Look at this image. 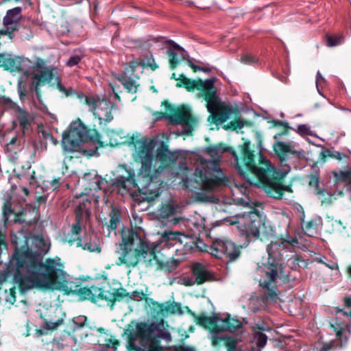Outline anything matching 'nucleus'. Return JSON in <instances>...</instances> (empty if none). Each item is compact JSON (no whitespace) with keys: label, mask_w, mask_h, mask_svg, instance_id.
<instances>
[{"label":"nucleus","mask_w":351,"mask_h":351,"mask_svg":"<svg viewBox=\"0 0 351 351\" xmlns=\"http://www.w3.org/2000/svg\"><path fill=\"white\" fill-rule=\"evenodd\" d=\"M50 245L43 237L26 239L25 245L16 243L15 251L7 267L0 271V285L13 276L23 292L34 289H54L65 280L60 259L47 258Z\"/></svg>","instance_id":"obj_1"},{"label":"nucleus","mask_w":351,"mask_h":351,"mask_svg":"<svg viewBox=\"0 0 351 351\" xmlns=\"http://www.w3.org/2000/svg\"><path fill=\"white\" fill-rule=\"evenodd\" d=\"M280 134L274 136L276 140L273 148L280 160V167H276L263 155L259 152L258 160L260 166L255 162L256 156L250 150V142L246 141L241 146L243 161L247 169L254 173L263 183L267 184V193L275 199H282L285 192L292 193L290 186H285L277 182L271 181L272 178H282L293 167L295 169L300 167V161L305 158V152L302 149H296L293 142L278 141Z\"/></svg>","instance_id":"obj_2"},{"label":"nucleus","mask_w":351,"mask_h":351,"mask_svg":"<svg viewBox=\"0 0 351 351\" xmlns=\"http://www.w3.org/2000/svg\"><path fill=\"white\" fill-rule=\"evenodd\" d=\"M156 145L154 139L143 138L138 147L137 154L141 167L136 175V186L139 192V199L148 202L154 200L160 193L163 181L160 176L163 173V166L152 169L154 150Z\"/></svg>","instance_id":"obj_3"},{"label":"nucleus","mask_w":351,"mask_h":351,"mask_svg":"<svg viewBox=\"0 0 351 351\" xmlns=\"http://www.w3.org/2000/svg\"><path fill=\"white\" fill-rule=\"evenodd\" d=\"M298 243L296 237H288L287 239L272 241L267 245L268 261L264 268L265 274L259 280L266 300L277 301V280L283 275L282 258L285 254Z\"/></svg>","instance_id":"obj_4"},{"label":"nucleus","mask_w":351,"mask_h":351,"mask_svg":"<svg viewBox=\"0 0 351 351\" xmlns=\"http://www.w3.org/2000/svg\"><path fill=\"white\" fill-rule=\"evenodd\" d=\"M156 246H151L139 234L130 228L121 230V242L119 244L116 253L117 265H124L128 267L136 266L141 261L149 262L156 258Z\"/></svg>","instance_id":"obj_5"},{"label":"nucleus","mask_w":351,"mask_h":351,"mask_svg":"<svg viewBox=\"0 0 351 351\" xmlns=\"http://www.w3.org/2000/svg\"><path fill=\"white\" fill-rule=\"evenodd\" d=\"M155 332H157L158 338L162 339L167 342L171 341L170 332L162 329L160 324H147L140 322L128 335V350L130 351H167L165 347L160 346L157 339L152 337Z\"/></svg>","instance_id":"obj_6"},{"label":"nucleus","mask_w":351,"mask_h":351,"mask_svg":"<svg viewBox=\"0 0 351 351\" xmlns=\"http://www.w3.org/2000/svg\"><path fill=\"white\" fill-rule=\"evenodd\" d=\"M219 160L213 159L206 162L205 167L196 169L193 178L183 179L186 188L211 191L216 186L222 184L225 177L219 166Z\"/></svg>","instance_id":"obj_7"},{"label":"nucleus","mask_w":351,"mask_h":351,"mask_svg":"<svg viewBox=\"0 0 351 351\" xmlns=\"http://www.w3.org/2000/svg\"><path fill=\"white\" fill-rule=\"evenodd\" d=\"M88 201H80L75 206L74 212L75 214V222L71 226V237L69 234L65 240L69 243H72L77 241V246L81 247L84 250L89 252H100L99 239L96 236L85 235L80 237L79 234L82 230V224L85 218L89 217L90 212L89 210Z\"/></svg>","instance_id":"obj_8"},{"label":"nucleus","mask_w":351,"mask_h":351,"mask_svg":"<svg viewBox=\"0 0 351 351\" xmlns=\"http://www.w3.org/2000/svg\"><path fill=\"white\" fill-rule=\"evenodd\" d=\"M199 88L204 90L206 108L211 114L215 123L222 124L226 122L233 113L230 106L221 102L215 87V79H207L204 82L199 81Z\"/></svg>","instance_id":"obj_9"},{"label":"nucleus","mask_w":351,"mask_h":351,"mask_svg":"<svg viewBox=\"0 0 351 351\" xmlns=\"http://www.w3.org/2000/svg\"><path fill=\"white\" fill-rule=\"evenodd\" d=\"M149 67L155 71L158 66L152 55L147 56L145 58H134L124 65V71L119 80L130 93H136L138 84L136 80L139 74L142 73L144 68Z\"/></svg>","instance_id":"obj_10"},{"label":"nucleus","mask_w":351,"mask_h":351,"mask_svg":"<svg viewBox=\"0 0 351 351\" xmlns=\"http://www.w3.org/2000/svg\"><path fill=\"white\" fill-rule=\"evenodd\" d=\"M239 234L249 243L258 239L261 230L264 227V219L260 211L254 208L248 213H244L238 221Z\"/></svg>","instance_id":"obj_11"},{"label":"nucleus","mask_w":351,"mask_h":351,"mask_svg":"<svg viewBox=\"0 0 351 351\" xmlns=\"http://www.w3.org/2000/svg\"><path fill=\"white\" fill-rule=\"evenodd\" d=\"M338 315L342 314L347 318L346 321L341 322L340 317H337L331 324V326L336 332V339L325 343L320 348L319 351H330L335 348H344L351 335V309L345 311L339 309L337 311Z\"/></svg>","instance_id":"obj_12"},{"label":"nucleus","mask_w":351,"mask_h":351,"mask_svg":"<svg viewBox=\"0 0 351 351\" xmlns=\"http://www.w3.org/2000/svg\"><path fill=\"white\" fill-rule=\"evenodd\" d=\"M53 78H56L57 88L65 96H71L75 93V91L71 88L64 86L58 76V72L54 67H44L42 69H38L30 75L29 88L35 91L37 97L39 99L40 93L39 86L49 83Z\"/></svg>","instance_id":"obj_13"},{"label":"nucleus","mask_w":351,"mask_h":351,"mask_svg":"<svg viewBox=\"0 0 351 351\" xmlns=\"http://www.w3.org/2000/svg\"><path fill=\"white\" fill-rule=\"evenodd\" d=\"M91 140L89 130L80 120L73 121L62 134V145L64 150L77 152L83 143Z\"/></svg>","instance_id":"obj_14"},{"label":"nucleus","mask_w":351,"mask_h":351,"mask_svg":"<svg viewBox=\"0 0 351 351\" xmlns=\"http://www.w3.org/2000/svg\"><path fill=\"white\" fill-rule=\"evenodd\" d=\"M85 104L89 110L99 120V123L105 125L113 120L112 110L115 105L106 98L97 95L85 96Z\"/></svg>","instance_id":"obj_15"},{"label":"nucleus","mask_w":351,"mask_h":351,"mask_svg":"<svg viewBox=\"0 0 351 351\" xmlns=\"http://www.w3.org/2000/svg\"><path fill=\"white\" fill-rule=\"evenodd\" d=\"M223 342L226 351H259L250 343H244L238 336L223 335L219 330L213 331V346H217Z\"/></svg>","instance_id":"obj_16"},{"label":"nucleus","mask_w":351,"mask_h":351,"mask_svg":"<svg viewBox=\"0 0 351 351\" xmlns=\"http://www.w3.org/2000/svg\"><path fill=\"white\" fill-rule=\"evenodd\" d=\"M210 254L219 258H228V263L235 261L239 256L240 251L232 241L219 239L211 245Z\"/></svg>","instance_id":"obj_17"},{"label":"nucleus","mask_w":351,"mask_h":351,"mask_svg":"<svg viewBox=\"0 0 351 351\" xmlns=\"http://www.w3.org/2000/svg\"><path fill=\"white\" fill-rule=\"evenodd\" d=\"M21 7H16L7 11L3 20L4 28L0 30V34L8 35L10 38H13L14 32L17 30L18 21L21 16Z\"/></svg>","instance_id":"obj_18"},{"label":"nucleus","mask_w":351,"mask_h":351,"mask_svg":"<svg viewBox=\"0 0 351 351\" xmlns=\"http://www.w3.org/2000/svg\"><path fill=\"white\" fill-rule=\"evenodd\" d=\"M168 119L175 125H181L183 133L187 134L193 131V125L196 123V120L193 117L191 112L186 108L179 110L174 115L169 116Z\"/></svg>","instance_id":"obj_19"},{"label":"nucleus","mask_w":351,"mask_h":351,"mask_svg":"<svg viewBox=\"0 0 351 351\" xmlns=\"http://www.w3.org/2000/svg\"><path fill=\"white\" fill-rule=\"evenodd\" d=\"M128 178L124 176H119L112 180L111 188L112 191H117L119 193L123 195L128 193L131 188L136 187L135 183L136 180V176L134 171H128Z\"/></svg>","instance_id":"obj_20"},{"label":"nucleus","mask_w":351,"mask_h":351,"mask_svg":"<svg viewBox=\"0 0 351 351\" xmlns=\"http://www.w3.org/2000/svg\"><path fill=\"white\" fill-rule=\"evenodd\" d=\"M298 217L301 221V226L304 234L308 237H313L317 234L318 227L322 223L321 217L317 216L305 222V214L303 208H301V210H298Z\"/></svg>","instance_id":"obj_21"},{"label":"nucleus","mask_w":351,"mask_h":351,"mask_svg":"<svg viewBox=\"0 0 351 351\" xmlns=\"http://www.w3.org/2000/svg\"><path fill=\"white\" fill-rule=\"evenodd\" d=\"M168 44L169 47L167 53L169 56L171 67L173 69L181 61L185 59V51L173 40H169Z\"/></svg>","instance_id":"obj_22"},{"label":"nucleus","mask_w":351,"mask_h":351,"mask_svg":"<svg viewBox=\"0 0 351 351\" xmlns=\"http://www.w3.org/2000/svg\"><path fill=\"white\" fill-rule=\"evenodd\" d=\"M187 239V236L180 232L170 230L165 231L160 237V243L162 247L171 248L177 244H182L183 239Z\"/></svg>","instance_id":"obj_23"},{"label":"nucleus","mask_w":351,"mask_h":351,"mask_svg":"<svg viewBox=\"0 0 351 351\" xmlns=\"http://www.w3.org/2000/svg\"><path fill=\"white\" fill-rule=\"evenodd\" d=\"M192 274L195 278V282L198 285L212 280L214 278L213 273L205 265L199 263H195L193 265Z\"/></svg>","instance_id":"obj_24"},{"label":"nucleus","mask_w":351,"mask_h":351,"mask_svg":"<svg viewBox=\"0 0 351 351\" xmlns=\"http://www.w3.org/2000/svg\"><path fill=\"white\" fill-rule=\"evenodd\" d=\"M207 154L216 160H221V155L225 152H230L234 159V162L237 164V168L238 171L241 173V169L239 166V157L234 149L231 147H223L221 145L218 146H210L206 149Z\"/></svg>","instance_id":"obj_25"},{"label":"nucleus","mask_w":351,"mask_h":351,"mask_svg":"<svg viewBox=\"0 0 351 351\" xmlns=\"http://www.w3.org/2000/svg\"><path fill=\"white\" fill-rule=\"evenodd\" d=\"M158 309V313L164 317L169 315L178 314H183V311L180 303L176 302H165L160 304H157L156 306Z\"/></svg>","instance_id":"obj_26"},{"label":"nucleus","mask_w":351,"mask_h":351,"mask_svg":"<svg viewBox=\"0 0 351 351\" xmlns=\"http://www.w3.org/2000/svg\"><path fill=\"white\" fill-rule=\"evenodd\" d=\"M271 329L269 327L265 326L263 323L258 324L254 328V339L256 341L258 350L265 347L267 341V336L264 333L265 331L270 332Z\"/></svg>","instance_id":"obj_27"},{"label":"nucleus","mask_w":351,"mask_h":351,"mask_svg":"<svg viewBox=\"0 0 351 351\" xmlns=\"http://www.w3.org/2000/svg\"><path fill=\"white\" fill-rule=\"evenodd\" d=\"M242 326V323L237 319L231 318L228 315V317L221 319V331L223 335L225 332H234L241 328Z\"/></svg>","instance_id":"obj_28"},{"label":"nucleus","mask_w":351,"mask_h":351,"mask_svg":"<svg viewBox=\"0 0 351 351\" xmlns=\"http://www.w3.org/2000/svg\"><path fill=\"white\" fill-rule=\"evenodd\" d=\"M55 342L59 349H66V351H73L76 344L75 338L69 333L56 338Z\"/></svg>","instance_id":"obj_29"},{"label":"nucleus","mask_w":351,"mask_h":351,"mask_svg":"<svg viewBox=\"0 0 351 351\" xmlns=\"http://www.w3.org/2000/svg\"><path fill=\"white\" fill-rule=\"evenodd\" d=\"M154 164H152V169H154L155 165L156 167L159 165H162L163 171L167 168L169 164L168 158H167V147L165 145L164 143H162L160 148L157 149L156 158L154 156Z\"/></svg>","instance_id":"obj_30"},{"label":"nucleus","mask_w":351,"mask_h":351,"mask_svg":"<svg viewBox=\"0 0 351 351\" xmlns=\"http://www.w3.org/2000/svg\"><path fill=\"white\" fill-rule=\"evenodd\" d=\"M83 293L86 295V298L88 300L96 301L97 299L108 298V292L102 290L101 288L91 286L90 288H84Z\"/></svg>","instance_id":"obj_31"},{"label":"nucleus","mask_w":351,"mask_h":351,"mask_svg":"<svg viewBox=\"0 0 351 351\" xmlns=\"http://www.w3.org/2000/svg\"><path fill=\"white\" fill-rule=\"evenodd\" d=\"M178 206L173 202H167L161 205L158 210V215L160 218L168 219L174 216L178 210Z\"/></svg>","instance_id":"obj_32"},{"label":"nucleus","mask_w":351,"mask_h":351,"mask_svg":"<svg viewBox=\"0 0 351 351\" xmlns=\"http://www.w3.org/2000/svg\"><path fill=\"white\" fill-rule=\"evenodd\" d=\"M221 321L218 316L214 315L211 317L207 316H200L199 317V324L207 327L208 326L215 325V327L211 330V339H213V331L214 330H219L221 332Z\"/></svg>","instance_id":"obj_33"},{"label":"nucleus","mask_w":351,"mask_h":351,"mask_svg":"<svg viewBox=\"0 0 351 351\" xmlns=\"http://www.w3.org/2000/svg\"><path fill=\"white\" fill-rule=\"evenodd\" d=\"M109 221H106L105 226H106L109 232H110V231L115 230L120 223L119 211L117 208H112L109 214Z\"/></svg>","instance_id":"obj_34"},{"label":"nucleus","mask_w":351,"mask_h":351,"mask_svg":"<svg viewBox=\"0 0 351 351\" xmlns=\"http://www.w3.org/2000/svg\"><path fill=\"white\" fill-rule=\"evenodd\" d=\"M326 152L328 156L338 160L345 161L346 163L348 162L351 155V152L349 150L345 153H342L336 150L327 149Z\"/></svg>","instance_id":"obj_35"},{"label":"nucleus","mask_w":351,"mask_h":351,"mask_svg":"<svg viewBox=\"0 0 351 351\" xmlns=\"http://www.w3.org/2000/svg\"><path fill=\"white\" fill-rule=\"evenodd\" d=\"M106 184V181H105L101 176L95 175L93 180H91L90 185V189L92 190H94L95 191H98L100 190H104L105 193L107 192L106 189H105V185Z\"/></svg>","instance_id":"obj_36"},{"label":"nucleus","mask_w":351,"mask_h":351,"mask_svg":"<svg viewBox=\"0 0 351 351\" xmlns=\"http://www.w3.org/2000/svg\"><path fill=\"white\" fill-rule=\"evenodd\" d=\"M17 119L20 125L22 126L23 129H27L32 121V118L29 114L25 110H21L19 112Z\"/></svg>","instance_id":"obj_37"},{"label":"nucleus","mask_w":351,"mask_h":351,"mask_svg":"<svg viewBox=\"0 0 351 351\" xmlns=\"http://www.w3.org/2000/svg\"><path fill=\"white\" fill-rule=\"evenodd\" d=\"M109 296L108 295L107 300L110 301H120L123 299L127 300V295H128V292L126 291L125 289L121 288L115 289L112 293H109Z\"/></svg>","instance_id":"obj_38"},{"label":"nucleus","mask_w":351,"mask_h":351,"mask_svg":"<svg viewBox=\"0 0 351 351\" xmlns=\"http://www.w3.org/2000/svg\"><path fill=\"white\" fill-rule=\"evenodd\" d=\"M345 36L343 34L339 36L327 35L326 36V45L328 47H336L344 41Z\"/></svg>","instance_id":"obj_39"},{"label":"nucleus","mask_w":351,"mask_h":351,"mask_svg":"<svg viewBox=\"0 0 351 351\" xmlns=\"http://www.w3.org/2000/svg\"><path fill=\"white\" fill-rule=\"evenodd\" d=\"M6 151L9 153L16 154L20 150V141L16 136L12 138L6 145Z\"/></svg>","instance_id":"obj_40"},{"label":"nucleus","mask_w":351,"mask_h":351,"mask_svg":"<svg viewBox=\"0 0 351 351\" xmlns=\"http://www.w3.org/2000/svg\"><path fill=\"white\" fill-rule=\"evenodd\" d=\"M309 186L314 190V193L316 194H321L324 191L319 189V178L317 175H310L309 176Z\"/></svg>","instance_id":"obj_41"},{"label":"nucleus","mask_w":351,"mask_h":351,"mask_svg":"<svg viewBox=\"0 0 351 351\" xmlns=\"http://www.w3.org/2000/svg\"><path fill=\"white\" fill-rule=\"evenodd\" d=\"M82 58L83 56L82 54H73L66 62V66L69 67H73L75 65H77Z\"/></svg>","instance_id":"obj_42"},{"label":"nucleus","mask_w":351,"mask_h":351,"mask_svg":"<svg viewBox=\"0 0 351 351\" xmlns=\"http://www.w3.org/2000/svg\"><path fill=\"white\" fill-rule=\"evenodd\" d=\"M27 73H25L23 76L18 82L17 90L21 99H23L27 95V90L25 86L23 85V80L27 77Z\"/></svg>","instance_id":"obj_43"},{"label":"nucleus","mask_w":351,"mask_h":351,"mask_svg":"<svg viewBox=\"0 0 351 351\" xmlns=\"http://www.w3.org/2000/svg\"><path fill=\"white\" fill-rule=\"evenodd\" d=\"M241 62L245 64H254L258 62V59L251 54L246 53L241 56Z\"/></svg>","instance_id":"obj_44"},{"label":"nucleus","mask_w":351,"mask_h":351,"mask_svg":"<svg viewBox=\"0 0 351 351\" xmlns=\"http://www.w3.org/2000/svg\"><path fill=\"white\" fill-rule=\"evenodd\" d=\"M182 82L189 90L195 88H199V82L195 80H191L185 77H183Z\"/></svg>","instance_id":"obj_45"},{"label":"nucleus","mask_w":351,"mask_h":351,"mask_svg":"<svg viewBox=\"0 0 351 351\" xmlns=\"http://www.w3.org/2000/svg\"><path fill=\"white\" fill-rule=\"evenodd\" d=\"M295 131L301 136H312V132L311 130L310 127L306 124L299 125Z\"/></svg>","instance_id":"obj_46"},{"label":"nucleus","mask_w":351,"mask_h":351,"mask_svg":"<svg viewBox=\"0 0 351 351\" xmlns=\"http://www.w3.org/2000/svg\"><path fill=\"white\" fill-rule=\"evenodd\" d=\"M73 324L75 325L74 329L80 328L86 324V317L84 315H80L73 319Z\"/></svg>","instance_id":"obj_47"},{"label":"nucleus","mask_w":351,"mask_h":351,"mask_svg":"<svg viewBox=\"0 0 351 351\" xmlns=\"http://www.w3.org/2000/svg\"><path fill=\"white\" fill-rule=\"evenodd\" d=\"M144 298V293L143 292H140L138 291H134L132 292L131 293H128V295H127V301L129 300H141Z\"/></svg>","instance_id":"obj_48"},{"label":"nucleus","mask_w":351,"mask_h":351,"mask_svg":"<svg viewBox=\"0 0 351 351\" xmlns=\"http://www.w3.org/2000/svg\"><path fill=\"white\" fill-rule=\"evenodd\" d=\"M63 322L62 319H58L56 321H53L52 319L47 320L45 322L46 326L49 330L56 329L58 326L61 325Z\"/></svg>","instance_id":"obj_49"},{"label":"nucleus","mask_w":351,"mask_h":351,"mask_svg":"<svg viewBox=\"0 0 351 351\" xmlns=\"http://www.w3.org/2000/svg\"><path fill=\"white\" fill-rule=\"evenodd\" d=\"M12 213V209L9 202L4 204L3 208V219L5 221L8 220L9 216Z\"/></svg>","instance_id":"obj_50"},{"label":"nucleus","mask_w":351,"mask_h":351,"mask_svg":"<svg viewBox=\"0 0 351 351\" xmlns=\"http://www.w3.org/2000/svg\"><path fill=\"white\" fill-rule=\"evenodd\" d=\"M167 158L169 162H175L178 158V154L177 152H172L167 148Z\"/></svg>","instance_id":"obj_51"},{"label":"nucleus","mask_w":351,"mask_h":351,"mask_svg":"<svg viewBox=\"0 0 351 351\" xmlns=\"http://www.w3.org/2000/svg\"><path fill=\"white\" fill-rule=\"evenodd\" d=\"M10 297L9 298H6L5 300L8 302L14 304L16 301L14 289H13V288L10 289Z\"/></svg>","instance_id":"obj_52"},{"label":"nucleus","mask_w":351,"mask_h":351,"mask_svg":"<svg viewBox=\"0 0 351 351\" xmlns=\"http://www.w3.org/2000/svg\"><path fill=\"white\" fill-rule=\"evenodd\" d=\"M60 178H54L51 181L50 184H51V186L53 188V189H57L59 188V186L60 185Z\"/></svg>","instance_id":"obj_53"},{"label":"nucleus","mask_w":351,"mask_h":351,"mask_svg":"<svg viewBox=\"0 0 351 351\" xmlns=\"http://www.w3.org/2000/svg\"><path fill=\"white\" fill-rule=\"evenodd\" d=\"M298 258H295V256L289 259L288 262H289V265L291 267V268L292 269H295V263L296 262L298 263Z\"/></svg>","instance_id":"obj_54"},{"label":"nucleus","mask_w":351,"mask_h":351,"mask_svg":"<svg viewBox=\"0 0 351 351\" xmlns=\"http://www.w3.org/2000/svg\"><path fill=\"white\" fill-rule=\"evenodd\" d=\"M176 351H195L194 348L186 347V346H180L179 348L176 349Z\"/></svg>","instance_id":"obj_55"},{"label":"nucleus","mask_w":351,"mask_h":351,"mask_svg":"<svg viewBox=\"0 0 351 351\" xmlns=\"http://www.w3.org/2000/svg\"><path fill=\"white\" fill-rule=\"evenodd\" d=\"M275 124L280 126H283L285 128H289V123L287 121H282L277 120L275 121Z\"/></svg>","instance_id":"obj_56"},{"label":"nucleus","mask_w":351,"mask_h":351,"mask_svg":"<svg viewBox=\"0 0 351 351\" xmlns=\"http://www.w3.org/2000/svg\"><path fill=\"white\" fill-rule=\"evenodd\" d=\"M343 303L346 307H348V308L351 307V298L350 297L344 298Z\"/></svg>","instance_id":"obj_57"},{"label":"nucleus","mask_w":351,"mask_h":351,"mask_svg":"<svg viewBox=\"0 0 351 351\" xmlns=\"http://www.w3.org/2000/svg\"><path fill=\"white\" fill-rule=\"evenodd\" d=\"M110 343H111V344L106 343V346L108 348H112L113 349H116L117 345L119 344L118 341L116 340H114V341L110 340Z\"/></svg>","instance_id":"obj_58"},{"label":"nucleus","mask_w":351,"mask_h":351,"mask_svg":"<svg viewBox=\"0 0 351 351\" xmlns=\"http://www.w3.org/2000/svg\"><path fill=\"white\" fill-rule=\"evenodd\" d=\"M45 138L47 140V139H49L50 141H51L55 145L57 144L58 141L56 139H55L53 136L49 133L46 134H45Z\"/></svg>","instance_id":"obj_59"},{"label":"nucleus","mask_w":351,"mask_h":351,"mask_svg":"<svg viewBox=\"0 0 351 351\" xmlns=\"http://www.w3.org/2000/svg\"><path fill=\"white\" fill-rule=\"evenodd\" d=\"M197 71H204L206 73H208L210 71V69L208 67H203V66H197Z\"/></svg>","instance_id":"obj_60"},{"label":"nucleus","mask_w":351,"mask_h":351,"mask_svg":"<svg viewBox=\"0 0 351 351\" xmlns=\"http://www.w3.org/2000/svg\"><path fill=\"white\" fill-rule=\"evenodd\" d=\"M319 79L324 80V78L322 76L320 72L317 71V73L316 74V86H317V88H318V82H319Z\"/></svg>","instance_id":"obj_61"},{"label":"nucleus","mask_w":351,"mask_h":351,"mask_svg":"<svg viewBox=\"0 0 351 351\" xmlns=\"http://www.w3.org/2000/svg\"><path fill=\"white\" fill-rule=\"evenodd\" d=\"M236 123H237V127H238L239 128H242L244 126V123L242 120L239 119V120L237 121Z\"/></svg>","instance_id":"obj_62"},{"label":"nucleus","mask_w":351,"mask_h":351,"mask_svg":"<svg viewBox=\"0 0 351 351\" xmlns=\"http://www.w3.org/2000/svg\"><path fill=\"white\" fill-rule=\"evenodd\" d=\"M3 99L5 104L10 105L12 104V100L10 98H3Z\"/></svg>","instance_id":"obj_63"},{"label":"nucleus","mask_w":351,"mask_h":351,"mask_svg":"<svg viewBox=\"0 0 351 351\" xmlns=\"http://www.w3.org/2000/svg\"><path fill=\"white\" fill-rule=\"evenodd\" d=\"M189 65H190V66H191V68H193V70H194L195 71H197V65L194 64H193L192 62H191V61H189Z\"/></svg>","instance_id":"obj_64"}]
</instances>
